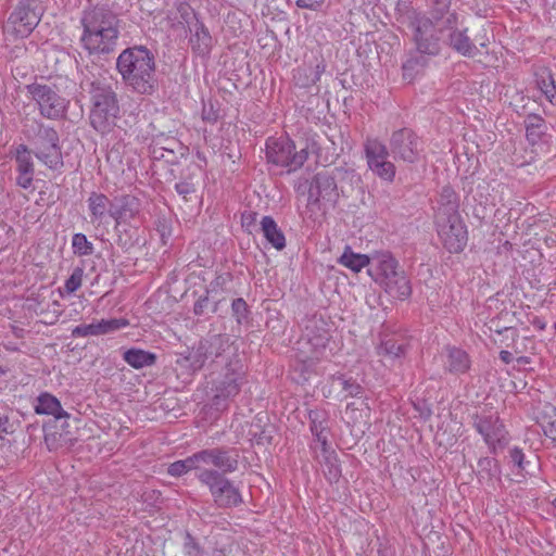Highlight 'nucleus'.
<instances>
[{"instance_id":"nucleus-13","label":"nucleus","mask_w":556,"mask_h":556,"mask_svg":"<svg viewBox=\"0 0 556 556\" xmlns=\"http://www.w3.org/2000/svg\"><path fill=\"white\" fill-rule=\"evenodd\" d=\"M41 13L33 0H21L7 21V29L16 38H26L37 27Z\"/></svg>"},{"instance_id":"nucleus-18","label":"nucleus","mask_w":556,"mask_h":556,"mask_svg":"<svg viewBox=\"0 0 556 556\" xmlns=\"http://www.w3.org/2000/svg\"><path fill=\"white\" fill-rule=\"evenodd\" d=\"M230 337L227 333L210 334L201 339V349L205 354V362L210 361L212 366L225 365L227 359L231 358L228 350L230 349Z\"/></svg>"},{"instance_id":"nucleus-27","label":"nucleus","mask_w":556,"mask_h":556,"mask_svg":"<svg viewBox=\"0 0 556 556\" xmlns=\"http://www.w3.org/2000/svg\"><path fill=\"white\" fill-rule=\"evenodd\" d=\"M309 419V429L312 434L314 435L316 442L320 444V446L329 445L328 435H329V417L328 413L324 409H312L308 413Z\"/></svg>"},{"instance_id":"nucleus-45","label":"nucleus","mask_w":556,"mask_h":556,"mask_svg":"<svg viewBox=\"0 0 556 556\" xmlns=\"http://www.w3.org/2000/svg\"><path fill=\"white\" fill-rule=\"evenodd\" d=\"M427 54L418 53L410 55L402 66L404 78L413 79L414 75L426 67L428 63Z\"/></svg>"},{"instance_id":"nucleus-41","label":"nucleus","mask_w":556,"mask_h":556,"mask_svg":"<svg viewBox=\"0 0 556 556\" xmlns=\"http://www.w3.org/2000/svg\"><path fill=\"white\" fill-rule=\"evenodd\" d=\"M338 262L352 271L359 273L364 267L370 265L371 258L366 254L354 253L351 247L346 245Z\"/></svg>"},{"instance_id":"nucleus-25","label":"nucleus","mask_w":556,"mask_h":556,"mask_svg":"<svg viewBox=\"0 0 556 556\" xmlns=\"http://www.w3.org/2000/svg\"><path fill=\"white\" fill-rule=\"evenodd\" d=\"M471 368V358L469 354L457 346L447 345L445 348L444 369L452 375L467 374Z\"/></svg>"},{"instance_id":"nucleus-3","label":"nucleus","mask_w":556,"mask_h":556,"mask_svg":"<svg viewBox=\"0 0 556 556\" xmlns=\"http://www.w3.org/2000/svg\"><path fill=\"white\" fill-rule=\"evenodd\" d=\"M396 21L412 34V41L418 53L435 56L441 52L443 31L441 26L428 20V14L403 2L396 8Z\"/></svg>"},{"instance_id":"nucleus-38","label":"nucleus","mask_w":556,"mask_h":556,"mask_svg":"<svg viewBox=\"0 0 556 556\" xmlns=\"http://www.w3.org/2000/svg\"><path fill=\"white\" fill-rule=\"evenodd\" d=\"M535 83L542 94L549 103L556 104V85L552 71L547 67H539L535 73Z\"/></svg>"},{"instance_id":"nucleus-51","label":"nucleus","mask_w":556,"mask_h":556,"mask_svg":"<svg viewBox=\"0 0 556 556\" xmlns=\"http://www.w3.org/2000/svg\"><path fill=\"white\" fill-rule=\"evenodd\" d=\"M231 313L237 324L241 325L247 321L250 315L249 306L244 299L237 298L231 303Z\"/></svg>"},{"instance_id":"nucleus-20","label":"nucleus","mask_w":556,"mask_h":556,"mask_svg":"<svg viewBox=\"0 0 556 556\" xmlns=\"http://www.w3.org/2000/svg\"><path fill=\"white\" fill-rule=\"evenodd\" d=\"M141 211V201L132 194H122L113 199V206L110 211V217L115 220L117 226L134 219Z\"/></svg>"},{"instance_id":"nucleus-33","label":"nucleus","mask_w":556,"mask_h":556,"mask_svg":"<svg viewBox=\"0 0 556 556\" xmlns=\"http://www.w3.org/2000/svg\"><path fill=\"white\" fill-rule=\"evenodd\" d=\"M382 287L392 298L402 301L412 294L410 281L403 269L395 274L393 279L386 281Z\"/></svg>"},{"instance_id":"nucleus-4","label":"nucleus","mask_w":556,"mask_h":556,"mask_svg":"<svg viewBox=\"0 0 556 556\" xmlns=\"http://www.w3.org/2000/svg\"><path fill=\"white\" fill-rule=\"evenodd\" d=\"M23 135L28 142V150L45 166L51 170L64 167L61 139L54 127L34 119L24 125Z\"/></svg>"},{"instance_id":"nucleus-22","label":"nucleus","mask_w":556,"mask_h":556,"mask_svg":"<svg viewBox=\"0 0 556 556\" xmlns=\"http://www.w3.org/2000/svg\"><path fill=\"white\" fill-rule=\"evenodd\" d=\"M295 361L302 365V371H309L317 363L326 357V353L315 344L309 338L300 337L293 348Z\"/></svg>"},{"instance_id":"nucleus-58","label":"nucleus","mask_w":556,"mask_h":556,"mask_svg":"<svg viewBox=\"0 0 556 556\" xmlns=\"http://www.w3.org/2000/svg\"><path fill=\"white\" fill-rule=\"evenodd\" d=\"M202 118L205 122L214 124L219 118V114L217 111L214 110L212 104H210L208 108L204 105L202 110Z\"/></svg>"},{"instance_id":"nucleus-31","label":"nucleus","mask_w":556,"mask_h":556,"mask_svg":"<svg viewBox=\"0 0 556 556\" xmlns=\"http://www.w3.org/2000/svg\"><path fill=\"white\" fill-rule=\"evenodd\" d=\"M150 155L153 160H162L165 153V150L169 152H185L186 147L175 137L159 135L153 138L152 143L150 146Z\"/></svg>"},{"instance_id":"nucleus-26","label":"nucleus","mask_w":556,"mask_h":556,"mask_svg":"<svg viewBox=\"0 0 556 556\" xmlns=\"http://www.w3.org/2000/svg\"><path fill=\"white\" fill-rule=\"evenodd\" d=\"M90 223L102 224L113 206V200L101 192H91L87 199Z\"/></svg>"},{"instance_id":"nucleus-60","label":"nucleus","mask_w":556,"mask_h":556,"mask_svg":"<svg viewBox=\"0 0 556 556\" xmlns=\"http://www.w3.org/2000/svg\"><path fill=\"white\" fill-rule=\"evenodd\" d=\"M320 4V1L296 0V7L301 9H309L316 11L319 9Z\"/></svg>"},{"instance_id":"nucleus-36","label":"nucleus","mask_w":556,"mask_h":556,"mask_svg":"<svg viewBox=\"0 0 556 556\" xmlns=\"http://www.w3.org/2000/svg\"><path fill=\"white\" fill-rule=\"evenodd\" d=\"M261 230L265 239L276 250L281 251L286 248V237L271 216H264L262 218Z\"/></svg>"},{"instance_id":"nucleus-64","label":"nucleus","mask_w":556,"mask_h":556,"mask_svg":"<svg viewBox=\"0 0 556 556\" xmlns=\"http://www.w3.org/2000/svg\"><path fill=\"white\" fill-rule=\"evenodd\" d=\"M324 71V66L320 67V65L316 66L315 76L307 83H303L302 86H308L311 83L314 84L319 79L320 73Z\"/></svg>"},{"instance_id":"nucleus-11","label":"nucleus","mask_w":556,"mask_h":556,"mask_svg":"<svg viewBox=\"0 0 556 556\" xmlns=\"http://www.w3.org/2000/svg\"><path fill=\"white\" fill-rule=\"evenodd\" d=\"M441 31L444 36L443 43L456 53L467 58H475L480 54V49L476 45L477 38L469 36V29L459 20L458 14L448 15V18L442 25Z\"/></svg>"},{"instance_id":"nucleus-55","label":"nucleus","mask_w":556,"mask_h":556,"mask_svg":"<svg viewBox=\"0 0 556 556\" xmlns=\"http://www.w3.org/2000/svg\"><path fill=\"white\" fill-rule=\"evenodd\" d=\"M210 307V299H208V290H206L204 295H201L193 305V313L197 316L204 315Z\"/></svg>"},{"instance_id":"nucleus-16","label":"nucleus","mask_w":556,"mask_h":556,"mask_svg":"<svg viewBox=\"0 0 556 556\" xmlns=\"http://www.w3.org/2000/svg\"><path fill=\"white\" fill-rule=\"evenodd\" d=\"M338 198L336 179L328 173H317L309 185L307 204L326 212L336 206Z\"/></svg>"},{"instance_id":"nucleus-15","label":"nucleus","mask_w":556,"mask_h":556,"mask_svg":"<svg viewBox=\"0 0 556 556\" xmlns=\"http://www.w3.org/2000/svg\"><path fill=\"white\" fill-rule=\"evenodd\" d=\"M389 146L395 160L409 164L417 163L424 151L422 140L410 128L393 131Z\"/></svg>"},{"instance_id":"nucleus-24","label":"nucleus","mask_w":556,"mask_h":556,"mask_svg":"<svg viewBox=\"0 0 556 556\" xmlns=\"http://www.w3.org/2000/svg\"><path fill=\"white\" fill-rule=\"evenodd\" d=\"M370 270L376 273L377 280L382 286L389 279H393L394 275L402 269L391 253L381 252L371 257Z\"/></svg>"},{"instance_id":"nucleus-21","label":"nucleus","mask_w":556,"mask_h":556,"mask_svg":"<svg viewBox=\"0 0 556 556\" xmlns=\"http://www.w3.org/2000/svg\"><path fill=\"white\" fill-rule=\"evenodd\" d=\"M190 31L189 45L194 54L206 56L213 48V38L208 29L200 22L195 15L191 21H186Z\"/></svg>"},{"instance_id":"nucleus-32","label":"nucleus","mask_w":556,"mask_h":556,"mask_svg":"<svg viewBox=\"0 0 556 556\" xmlns=\"http://www.w3.org/2000/svg\"><path fill=\"white\" fill-rule=\"evenodd\" d=\"M35 412L39 415H51L55 419L67 418L70 416L68 413L62 408L60 401L48 392H43L37 397Z\"/></svg>"},{"instance_id":"nucleus-12","label":"nucleus","mask_w":556,"mask_h":556,"mask_svg":"<svg viewBox=\"0 0 556 556\" xmlns=\"http://www.w3.org/2000/svg\"><path fill=\"white\" fill-rule=\"evenodd\" d=\"M364 152L368 168L380 179L393 182L396 174L395 165L389 161L388 147L377 138H367Z\"/></svg>"},{"instance_id":"nucleus-59","label":"nucleus","mask_w":556,"mask_h":556,"mask_svg":"<svg viewBox=\"0 0 556 556\" xmlns=\"http://www.w3.org/2000/svg\"><path fill=\"white\" fill-rule=\"evenodd\" d=\"M230 552V544L216 542V545L212 551V556H228Z\"/></svg>"},{"instance_id":"nucleus-19","label":"nucleus","mask_w":556,"mask_h":556,"mask_svg":"<svg viewBox=\"0 0 556 556\" xmlns=\"http://www.w3.org/2000/svg\"><path fill=\"white\" fill-rule=\"evenodd\" d=\"M127 326H129V320L124 317L101 319L91 324H80L76 326L72 330V336L74 338L102 336L113 333L123 328H126Z\"/></svg>"},{"instance_id":"nucleus-54","label":"nucleus","mask_w":556,"mask_h":556,"mask_svg":"<svg viewBox=\"0 0 556 556\" xmlns=\"http://www.w3.org/2000/svg\"><path fill=\"white\" fill-rule=\"evenodd\" d=\"M185 556H204V549L195 540V538L187 532L184 541Z\"/></svg>"},{"instance_id":"nucleus-1","label":"nucleus","mask_w":556,"mask_h":556,"mask_svg":"<svg viewBox=\"0 0 556 556\" xmlns=\"http://www.w3.org/2000/svg\"><path fill=\"white\" fill-rule=\"evenodd\" d=\"M118 15L109 4L86 8L80 17V45L90 55H108L115 51L119 37Z\"/></svg>"},{"instance_id":"nucleus-48","label":"nucleus","mask_w":556,"mask_h":556,"mask_svg":"<svg viewBox=\"0 0 556 556\" xmlns=\"http://www.w3.org/2000/svg\"><path fill=\"white\" fill-rule=\"evenodd\" d=\"M72 248L75 254L87 256L93 253V244L84 233H75L72 238Z\"/></svg>"},{"instance_id":"nucleus-46","label":"nucleus","mask_w":556,"mask_h":556,"mask_svg":"<svg viewBox=\"0 0 556 556\" xmlns=\"http://www.w3.org/2000/svg\"><path fill=\"white\" fill-rule=\"evenodd\" d=\"M273 426L267 425L262 427L258 422L252 424L249 430L251 441L257 445H269L273 440Z\"/></svg>"},{"instance_id":"nucleus-53","label":"nucleus","mask_w":556,"mask_h":556,"mask_svg":"<svg viewBox=\"0 0 556 556\" xmlns=\"http://www.w3.org/2000/svg\"><path fill=\"white\" fill-rule=\"evenodd\" d=\"M84 267H75L71 276L65 280V290L67 293L76 292L83 283Z\"/></svg>"},{"instance_id":"nucleus-5","label":"nucleus","mask_w":556,"mask_h":556,"mask_svg":"<svg viewBox=\"0 0 556 556\" xmlns=\"http://www.w3.org/2000/svg\"><path fill=\"white\" fill-rule=\"evenodd\" d=\"M89 94L92 103L90 125L102 135L111 132L116 126L121 111L116 92L110 83L96 79L90 83Z\"/></svg>"},{"instance_id":"nucleus-23","label":"nucleus","mask_w":556,"mask_h":556,"mask_svg":"<svg viewBox=\"0 0 556 556\" xmlns=\"http://www.w3.org/2000/svg\"><path fill=\"white\" fill-rule=\"evenodd\" d=\"M31 152L28 150V146L21 143L15 150V162H16V185L23 189H28L34 180V162L31 159Z\"/></svg>"},{"instance_id":"nucleus-40","label":"nucleus","mask_w":556,"mask_h":556,"mask_svg":"<svg viewBox=\"0 0 556 556\" xmlns=\"http://www.w3.org/2000/svg\"><path fill=\"white\" fill-rule=\"evenodd\" d=\"M536 422L554 445L556 443V407L552 405L545 406L538 414Z\"/></svg>"},{"instance_id":"nucleus-28","label":"nucleus","mask_w":556,"mask_h":556,"mask_svg":"<svg viewBox=\"0 0 556 556\" xmlns=\"http://www.w3.org/2000/svg\"><path fill=\"white\" fill-rule=\"evenodd\" d=\"M406 351L407 345L403 341L390 336L381 337L379 344L376 346L377 355L391 362L404 357Z\"/></svg>"},{"instance_id":"nucleus-17","label":"nucleus","mask_w":556,"mask_h":556,"mask_svg":"<svg viewBox=\"0 0 556 556\" xmlns=\"http://www.w3.org/2000/svg\"><path fill=\"white\" fill-rule=\"evenodd\" d=\"M203 468L227 473L235 472L239 467V453L236 448L214 447L199 451Z\"/></svg>"},{"instance_id":"nucleus-37","label":"nucleus","mask_w":556,"mask_h":556,"mask_svg":"<svg viewBox=\"0 0 556 556\" xmlns=\"http://www.w3.org/2000/svg\"><path fill=\"white\" fill-rule=\"evenodd\" d=\"M321 451V467L326 479L330 482H338L341 477V468L338 456L329 445L320 446Z\"/></svg>"},{"instance_id":"nucleus-47","label":"nucleus","mask_w":556,"mask_h":556,"mask_svg":"<svg viewBox=\"0 0 556 556\" xmlns=\"http://www.w3.org/2000/svg\"><path fill=\"white\" fill-rule=\"evenodd\" d=\"M305 327L309 330V333H314L315 337H326L327 341H330V326L329 323L323 318V316H313L307 320Z\"/></svg>"},{"instance_id":"nucleus-9","label":"nucleus","mask_w":556,"mask_h":556,"mask_svg":"<svg viewBox=\"0 0 556 556\" xmlns=\"http://www.w3.org/2000/svg\"><path fill=\"white\" fill-rule=\"evenodd\" d=\"M295 150V143L288 137H269L266 140V157L274 165L294 172L301 168L308 157L307 146Z\"/></svg>"},{"instance_id":"nucleus-56","label":"nucleus","mask_w":556,"mask_h":556,"mask_svg":"<svg viewBox=\"0 0 556 556\" xmlns=\"http://www.w3.org/2000/svg\"><path fill=\"white\" fill-rule=\"evenodd\" d=\"M175 190L179 195L188 201V195L195 192V186L190 181L184 180L175 184Z\"/></svg>"},{"instance_id":"nucleus-30","label":"nucleus","mask_w":556,"mask_h":556,"mask_svg":"<svg viewBox=\"0 0 556 556\" xmlns=\"http://www.w3.org/2000/svg\"><path fill=\"white\" fill-rule=\"evenodd\" d=\"M500 466L495 458L481 457L478 460L477 478L479 483L484 488L494 486V482L500 480Z\"/></svg>"},{"instance_id":"nucleus-43","label":"nucleus","mask_w":556,"mask_h":556,"mask_svg":"<svg viewBox=\"0 0 556 556\" xmlns=\"http://www.w3.org/2000/svg\"><path fill=\"white\" fill-rule=\"evenodd\" d=\"M451 14H457L455 11H451V0H433L428 20H433V24L442 27Z\"/></svg>"},{"instance_id":"nucleus-34","label":"nucleus","mask_w":556,"mask_h":556,"mask_svg":"<svg viewBox=\"0 0 556 556\" xmlns=\"http://www.w3.org/2000/svg\"><path fill=\"white\" fill-rule=\"evenodd\" d=\"M191 470L195 471V477L199 479V476L202 471H208L210 469L203 468L201 466L199 452L188 456L185 459L176 460L172 463L167 468V473L172 477H180Z\"/></svg>"},{"instance_id":"nucleus-42","label":"nucleus","mask_w":556,"mask_h":556,"mask_svg":"<svg viewBox=\"0 0 556 556\" xmlns=\"http://www.w3.org/2000/svg\"><path fill=\"white\" fill-rule=\"evenodd\" d=\"M526 136L531 143H536L545 131V122L538 114H529L526 119Z\"/></svg>"},{"instance_id":"nucleus-39","label":"nucleus","mask_w":556,"mask_h":556,"mask_svg":"<svg viewBox=\"0 0 556 556\" xmlns=\"http://www.w3.org/2000/svg\"><path fill=\"white\" fill-rule=\"evenodd\" d=\"M123 359L132 368L141 369L155 365L157 357L152 352L131 348L123 353Z\"/></svg>"},{"instance_id":"nucleus-2","label":"nucleus","mask_w":556,"mask_h":556,"mask_svg":"<svg viewBox=\"0 0 556 556\" xmlns=\"http://www.w3.org/2000/svg\"><path fill=\"white\" fill-rule=\"evenodd\" d=\"M116 70L125 86L141 96H152L159 87L156 60L146 46L123 50L116 59Z\"/></svg>"},{"instance_id":"nucleus-35","label":"nucleus","mask_w":556,"mask_h":556,"mask_svg":"<svg viewBox=\"0 0 556 556\" xmlns=\"http://www.w3.org/2000/svg\"><path fill=\"white\" fill-rule=\"evenodd\" d=\"M459 198L450 186H444L440 192L437 217L459 215Z\"/></svg>"},{"instance_id":"nucleus-29","label":"nucleus","mask_w":556,"mask_h":556,"mask_svg":"<svg viewBox=\"0 0 556 556\" xmlns=\"http://www.w3.org/2000/svg\"><path fill=\"white\" fill-rule=\"evenodd\" d=\"M176 363L190 372L202 369L206 362L204 351L201 349V340L192 348L180 353Z\"/></svg>"},{"instance_id":"nucleus-10","label":"nucleus","mask_w":556,"mask_h":556,"mask_svg":"<svg viewBox=\"0 0 556 556\" xmlns=\"http://www.w3.org/2000/svg\"><path fill=\"white\" fill-rule=\"evenodd\" d=\"M26 89L38 105L42 117L51 121H60L66 117L70 101L60 96L52 86L34 83L27 85Z\"/></svg>"},{"instance_id":"nucleus-62","label":"nucleus","mask_w":556,"mask_h":556,"mask_svg":"<svg viewBox=\"0 0 556 556\" xmlns=\"http://www.w3.org/2000/svg\"><path fill=\"white\" fill-rule=\"evenodd\" d=\"M256 213H249L242 215V225L243 226H250L255 222Z\"/></svg>"},{"instance_id":"nucleus-14","label":"nucleus","mask_w":556,"mask_h":556,"mask_svg":"<svg viewBox=\"0 0 556 556\" xmlns=\"http://www.w3.org/2000/svg\"><path fill=\"white\" fill-rule=\"evenodd\" d=\"M438 235L450 253H460L468 241L467 228L460 215L435 217Z\"/></svg>"},{"instance_id":"nucleus-8","label":"nucleus","mask_w":556,"mask_h":556,"mask_svg":"<svg viewBox=\"0 0 556 556\" xmlns=\"http://www.w3.org/2000/svg\"><path fill=\"white\" fill-rule=\"evenodd\" d=\"M472 427L483 438L492 454L508 444V432L496 412L483 408L471 415Z\"/></svg>"},{"instance_id":"nucleus-50","label":"nucleus","mask_w":556,"mask_h":556,"mask_svg":"<svg viewBox=\"0 0 556 556\" xmlns=\"http://www.w3.org/2000/svg\"><path fill=\"white\" fill-rule=\"evenodd\" d=\"M115 230L117 233L116 244L125 250L132 248L137 242V238H134V231L130 228H119L115 224Z\"/></svg>"},{"instance_id":"nucleus-61","label":"nucleus","mask_w":556,"mask_h":556,"mask_svg":"<svg viewBox=\"0 0 556 556\" xmlns=\"http://www.w3.org/2000/svg\"><path fill=\"white\" fill-rule=\"evenodd\" d=\"M185 152H176V151H168L165 150L164 156L162 160H164L166 163L174 164L178 161L180 156H184Z\"/></svg>"},{"instance_id":"nucleus-6","label":"nucleus","mask_w":556,"mask_h":556,"mask_svg":"<svg viewBox=\"0 0 556 556\" xmlns=\"http://www.w3.org/2000/svg\"><path fill=\"white\" fill-rule=\"evenodd\" d=\"M244 383V366L239 355L232 353L231 358L223 366L222 374L213 380V405L218 407L222 402L237 396Z\"/></svg>"},{"instance_id":"nucleus-7","label":"nucleus","mask_w":556,"mask_h":556,"mask_svg":"<svg viewBox=\"0 0 556 556\" xmlns=\"http://www.w3.org/2000/svg\"><path fill=\"white\" fill-rule=\"evenodd\" d=\"M199 481L208 489L213 502L218 508H233L243 503L239 488L223 472L213 469L202 471Z\"/></svg>"},{"instance_id":"nucleus-44","label":"nucleus","mask_w":556,"mask_h":556,"mask_svg":"<svg viewBox=\"0 0 556 556\" xmlns=\"http://www.w3.org/2000/svg\"><path fill=\"white\" fill-rule=\"evenodd\" d=\"M510 463L517 468V472L531 475L536 467L534 459H527L521 448L515 446L509 450Z\"/></svg>"},{"instance_id":"nucleus-49","label":"nucleus","mask_w":556,"mask_h":556,"mask_svg":"<svg viewBox=\"0 0 556 556\" xmlns=\"http://www.w3.org/2000/svg\"><path fill=\"white\" fill-rule=\"evenodd\" d=\"M337 381L345 392V397H359L363 394V387L353 378H345L344 376H340L337 378Z\"/></svg>"},{"instance_id":"nucleus-57","label":"nucleus","mask_w":556,"mask_h":556,"mask_svg":"<svg viewBox=\"0 0 556 556\" xmlns=\"http://www.w3.org/2000/svg\"><path fill=\"white\" fill-rule=\"evenodd\" d=\"M302 337L309 338V341H312L315 344V349L319 348L321 351L326 353L327 345L329 343L326 337H315L314 333H309V330L306 327L304 328Z\"/></svg>"},{"instance_id":"nucleus-52","label":"nucleus","mask_w":556,"mask_h":556,"mask_svg":"<svg viewBox=\"0 0 556 556\" xmlns=\"http://www.w3.org/2000/svg\"><path fill=\"white\" fill-rule=\"evenodd\" d=\"M20 427V420L11 418L8 414L0 413V440L13 434Z\"/></svg>"},{"instance_id":"nucleus-63","label":"nucleus","mask_w":556,"mask_h":556,"mask_svg":"<svg viewBox=\"0 0 556 556\" xmlns=\"http://www.w3.org/2000/svg\"><path fill=\"white\" fill-rule=\"evenodd\" d=\"M500 358L505 364H510L513 362V354L509 351H501Z\"/></svg>"}]
</instances>
